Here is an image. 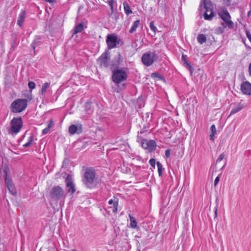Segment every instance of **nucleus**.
Listing matches in <instances>:
<instances>
[{
  "label": "nucleus",
  "mask_w": 251,
  "mask_h": 251,
  "mask_svg": "<svg viewBox=\"0 0 251 251\" xmlns=\"http://www.w3.org/2000/svg\"><path fill=\"white\" fill-rule=\"evenodd\" d=\"M10 132L17 134L23 126V121L21 117H14L11 122Z\"/></svg>",
  "instance_id": "nucleus-7"
},
{
  "label": "nucleus",
  "mask_w": 251,
  "mask_h": 251,
  "mask_svg": "<svg viewBox=\"0 0 251 251\" xmlns=\"http://www.w3.org/2000/svg\"><path fill=\"white\" fill-rule=\"evenodd\" d=\"M52 125H53V121H52V120H50L48 125V126L46 128H44L42 130L43 134L45 135V134H46L47 133H48V132L49 131V130H50V129L51 128Z\"/></svg>",
  "instance_id": "nucleus-26"
},
{
  "label": "nucleus",
  "mask_w": 251,
  "mask_h": 251,
  "mask_svg": "<svg viewBox=\"0 0 251 251\" xmlns=\"http://www.w3.org/2000/svg\"><path fill=\"white\" fill-rule=\"evenodd\" d=\"M1 173V175H3V176L4 177L5 180H6V178H8V176L9 174L8 168L6 166L3 167Z\"/></svg>",
  "instance_id": "nucleus-25"
},
{
  "label": "nucleus",
  "mask_w": 251,
  "mask_h": 251,
  "mask_svg": "<svg viewBox=\"0 0 251 251\" xmlns=\"http://www.w3.org/2000/svg\"><path fill=\"white\" fill-rule=\"evenodd\" d=\"M69 132L71 134H80L82 132V126L78 124L76 125H72L69 128Z\"/></svg>",
  "instance_id": "nucleus-13"
},
{
  "label": "nucleus",
  "mask_w": 251,
  "mask_h": 251,
  "mask_svg": "<svg viewBox=\"0 0 251 251\" xmlns=\"http://www.w3.org/2000/svg\"><path fill=\"white\" fill-rule=\"evenodd\" d=\"M128 217L130 222V227L133 229H139V227L137 226V222L136 219L133 216H132L130 214L128 215Z\"/></svg>",
  "instance_id": "nucleus-15"
},
{
  "label": "nucleus",
  "mask_w": 251,
  "mask_h": 251,
  "mask_svg": "<svg viewBox=\"0 0 251 251\" xmlns=\"http://www.w3.org/2000/svg\"><path fill=\"white\" fill-rule=\"evenodd\" d=\"M50 85V82H46L42 85L41 90V94L43 97L45 96L46 93L47 92V90L49 88Z\"/></svg>",
  "instance_id": "nucleus-21"
},
{
  "label": "nucleus",
  "mask_w": 251,
  "mask_h": 251,
  "mask_svg": "<svg viewBox=\"0 0 251 251\" xmlns=\"http://www.w3.org/2000/svg\"><path fill=\"white\" fill-rule=\"evenodd\" d=\"M150 29L153 31V36H154L157 31V27L155 26L154 24V22L153 21H151L150 23Z\"/></svg>",
  "instance_id": "nucleus-28"
},
{
  "label": "nucleus",
  "mask_w": 251,
  "mask_h": 251,
  "mask_svg": "<svg viewBox=\"0 0 251 251\" xmlns=\"http://www.w3.org/2000/svg\"><path fill=\"white\" fill-rule=\"evenodd\" d=\"M5 183L7 186V188L10 192L12 194L14 195L16 194V190L13 183L8 178H6Z\"/></svg>",
  "instance_id": "nucleus-17"
},
{
  "label": "nucleus",
  "mask_w": 251,
  "mask_h": 251,
  "mask_svg": "<svg viewBox=\"0 0 251 251\" xmlns=\"http://www.w3.org/2000/svg\"><path fill=\"white\" fill-rule=\"evenodd\" d=\"M117 37L115 36L108 35L107 37L106 43L109 49H113L116 46Z\"/></svg>",
  "instance_id": "nucleus-14"
},
{
  "label": "nucleus",
  "mask_w": 251,
  "mask_h": 251,
  "mask_svg": "<svg viewBox=\"0 0 251 251\" xmlns=\"http://www.w3.org/2000/svg\"><path fill=\"white\" fill-rule=\"evenodd\" d=\"M200 8L204 11V18L206 20H211L214 17L213 5L210 0H202L200 4Z\"/></svg>",
  "instance_id": "nucleus-2"
},
{
  "label": "nucleus",
  "mask_w": 251,
  "mask_h": 251,
  "mask_svg": "<svg viewBox=\"0 0 251 251\" xmlns=\"http://www.w3.org/2000/svg\"><path fill=\"white\" fill-rule=\"evenodd\" d=\"M140 25V20H136L134 21L133 23L132 26L129 30V32L130 33H134L137 29V28L139 27Z\"/></svg>",
  "instance_id": "nucleus-22"
},
{
  "label": "nucleus",
  "mask_w": 251,
  "mask_h": 251,
  "mask_svg": "<svg viewBox=\"0 0 251 251\" xmlns=\"http://www.w3.org/2000/svg\"><path fill=\"white\" fill-rule=\"evenodd\" d=\"M218 14L223 20L221 25L227 26L228 28L232 29L234 27V23L231 20V16L227 10L225 8H220L218 9Z\"/></svg>",
  "instance_id": "nucleus-1"
},
{
  "label": "nucleus",
  "mask_w": 251,
  "mask_h": 251,
  "mask_svg": "<svg viewBox=\"0 0 251 251\" xmlns=\"http://www.w3.org/2000/svg\"><path fill=\"white\" fill-rule=\"evenodd\" d=\"M84 29V24L81 23L76 25L74 29L73 34H76L81 32Z\"/></svg>",
  "instance_id": "nucleus-20"
},
{
  "label": "nucleus",
  "mask_w": 251,
  "mask_h": 251,
  "mask_svg": "<svg viewBox=\"0 0 251 251\" xmlns=\"http://www.w3.org/2000/svg\"><path fill=\"white\" fill-rule=\"evenodd\" d=\"M157 57V55L154 52L149 51L143 55L142 61L144 65L149 66L153 63L154 59Z\"/></svg>",
  "instance_id": "nucleus-8"
},
{
  "label": "nucleus",
  "mask_w": 251,
  "mask_h": 251,
  "mask_svg": "<svg viewBox=\"0 0 251 251\" xmlns=\"http://www.w3.org/2000/svg\"><path fill=\"white\" fill-rule=\"evenodd\" d=\"M159 75L156 73H154L151 74V76H152V77H158Z\"/></svg>",
  "instance_id": "nucleus-41"
},
{
  "label": "nucleus",
  "mask_w": 251,
  "mask_h": 251,
  "mask_svg": "<svg viewBox=\"0 0 251 251\" xmlns=\"http://www.w3.org/2000/svg\"><path fill=\"white\" fill-rule=\"evenodd\" d=\"M45 1L49 3H54L56 0H44Z\"/></svg>",
  "instance_id": "nucleus-44"
},
{
  "label": "nucleus",
  "mask_w": 251,
  "mask_h": 251,
  "mask_svg": "<svg viewBox=\"0 0 251 251\" xmlns=\"http://www.w3.org/2000/svg\"><path fill=\"white\" fill-rule=\"evenodd\" d=\"M225 157V154L224 153H221L218 159H217V162H219L221 161Z\"/></svg>",
  "instance_id": "nucleus-34"
},
{
  "label": "nucleus",
  "mask_w": 251,
  "mask_h": 251,
  "mask_svg": "<svg viewBox=\"0 0 251 251\" xmlns=\"http://www.w3.org/2000/svg\"><path fill=\"white\" fill-rule=\"evenodd\" d=\"M156 165H157V170H158V173L159 176H161L162 175V169H163L162 165L161 163H160L159 162H157Z\"/></svg>",
  "instance_id": "nucleus-29"
},
{
  "label": "nucleus",
  "mask_w": 251,
  "mask_h": 251,
  "mask_svg": "<svg viewBox=\"0 0 251 251\" xmlns=\"http://www.w3.org/2000/svg\"><path fill=\"white\" fill-rule=\"evenodd\" d=\"M156 146V142L154 140H143L142 141V147L144 149L148 150L150 151H154Z\"/></svg>",
  "instance_id": "nucleus-10"
},
{
  "label": "nucleus",
  "mask_w": 251,
  "mask_h": 251,
  "mask_svg": "<svg viewBox=\"0 0 251 251\" xmlns=\"http://www.w3.org/2000/svg\"><path fill=\"white\" fill-rule=\"evenodd\" d=\"M33 141V137L32 136H30L28 138V142L27 143H26L24 145V146L25 148L29 147L32 144Z\"/></svg>",
  "instance_id": "nucleus-31"
},
{
  "label": "nucleus",
  "mask_w": 251,
  "mask_h": 251,
  "mask_svg": "<svg viewBox=\"0 0 251 251\" xmlns=\"http://www.w3.org/2000/svg\"><path fill=\"white\" fill-rule=\"evenodd\" d=\"M37 43L36 42V41H34L32 44V47L33 48V49H34V50H35V48H36V45Z\"/></svg>",
  "instance_id": "nucleus-42"
},
{
  "label": "nucleus",
  "mask_w": 251,
  "mask_h": 251,
  "mask_svg": "<svg viewBox=\"0 0 251 251\" xmlns=\"http://www.w3.org/2000/svg\"><path fill=\"white\" fill-rule=\"evenodd\" d=\"M149 163L151 166L153 168L155 169V164H156V161L155 159L151 158L149 160Z\"/></svg>",
  "instance_id": "nucleus-33"
},
{
  "label": "nucleus",
  "mask_w": 251,
  "mask_h": 251,
  "mask_svg": "<svg viewBox=\"0 0 251 251\" xmlns=\"http://www.w3.org/2000/svg\"><path fill=\"white\" fill-rule=\"evenodd\" d=\"M28 86L30 90V92L32 91L36 87V84L33 81H29L28 83Z\"/></svg>",
  "instance_id": "nucleus-30"
},
{
  "label": "nucleus",
  "mask_w": 251,
  "mask_h": 251,
  "mask_svg": "<svg viewBox=\"0 0 251 251\" xmlns=\"http://www.w3.org/2000/svg\"><path fill=\"white\" fill-rule=\"evenodd\" d=\"M197 41L200 44H202L206 41V37L203 34H200L197 37Z\"/></svg>",
  "instance_id": "nucleus-24"
},
{
  "label": "nucleus",
  "mask_w": 251,
  "mask_h": 251,
  "mask_svg": "<svg viewBox=\"0 0 251 251\" xmlns=\"http://www.w3.org/2000/svg\"><path fill=\"white\" fill-rule=\"evenodd\" d=\"M243 108V105L241 103H238L231 110L229 116L233 115L241 111Z\"/></svg>",
  "instance_id": "nucleus-19"
},
{
  "label": "nucleus",
  "mask_w": 251,
  "mask_h": 251,
  "mask_svg": "<svg viewBox=\"0 0 251 251\" xmlns=\"http://www.w3.org/2000/svg\"><path fill=\"white\" fill-rule=\"evenodd\" d=\"M241 91L243 94L251 96V83L248 81H245L241 85Z\"/></svg>",
  "instance_id": "nucleus-12"
},
{
  "label": "nucleus",
  "mask_w": 251,
  "mask_h": 251,
  "mask_svg": "<svg viewBox=\"0 0 251 251\" xmlns=\"http://www.w3.org/2000/svg\"><path fill=\"white\" fill-rule=\"evenodd\" d=\"M250 12H251V11H250V12L248 13V15L251 14V13H250Z\"/></svg>",
  "instance_id": "nucleus-46"
},
{
  "label": "nucleus",
  "mask_w": 251,
  "mask_h": 251,
  "mask_svg": "<svg viewBox=\"0 0 251 251\" xmlns=\"http://www.w3.org/2000/svg\"><path fill=\"white\" fill-rule=\"evenodd\" d=\"M25 15L26 13L25 11L22 10L19 14L18 21H17V24L20 26H22L23 25V23L25 21Z\"/></svg>",
  "instance_id": "nucleus-18"
},
{
  "label": "nucleus",
  "mask_w": 251,
  "mask_h": 251,
  "mask_svg": "<svg viewBox=\"0 0 251 251\" xmlns=\"http://www.w3.org/2000/svg\"><path fill=\"white\" fill-rule=\"evenodd\" d=\"M108 204L110 205H113L112 212L114 213L117 212L118 206V199L116 198H114V199H110L108 201Z\"/></svg>",
  "instance_id": "nucleus-16"
},
{
  "label": "nucleus",
  "mask_w": 251,
  "mask_h": 251,
  "mask_svg": "<svg viewBox=\"0 0 251 251\" xmlns=\"http://www.w3.org/2000/svg\"><path fill=\"white\" fill-rule=\"evenodd\" d=\"M215 134H214V133H211L210 134V136H209V137H210V139L212 141H214V136H215Z\"/></svg>",
  "instance_id": "nucleus-40"
},
{
  "label": "nucleus",
  "mask_w": 251,
  "mask_h": 251,
  "mask_svg": "<svg viewBox=\"0 0 251 251\" xmlns=\"http://www.w3.org/2000/svg\"><path fill=\"white\" fill-rule=\"evenodd\" d=\"M96 180V172L92 168H87L84 175L83 182L88 188L93 187Z\"/></svg>",
  "instance_id": "nucleus-3"
},
{
  "label": "nucleus",
  "mask_w": 251,
  "mask_h": 251,
  "mask_svg": "<svg viewBox=\"0 0 251 251\" xmlns=\"http://www.w3.org/2000/svg\"><path fill=\"white\" fill-rule=\"evenodd\" d=\"M227 26H223L217 27L215 30V33L217 34H220L223 33L225 31V28Z\"/></svg>",
  "instance_id": "nucleus-27"
},
{
  "label": "nucleus",
  "mask_w": 251,
  "mask_h": 251,
  "mask_svg": "<svg viewBox=\"0 0 251 251\" xmlns=\"http://www.w3.org/2000/svg\"><path fill=\"white\" fill-rule=\"evenodd\" d=\"M127 78L126 72L122 69H117L113 72L112 80L116 84H119Z\"/></svg>",
  "instance_id": "nucleus-6"
},
{
  "label": "nucleus",
  "mask_w": 251,
  "mask_h": 251,
  "mask_svg": "<svg viewBox=\"0 0 251 251\" xmlns=\"http://www.w3.org/2000/svg\"><path fill=\"white\" fill-rule=\"evenodd\" d=\"M65 181L68 193H71L72 194L75 193V185L70 175L67 176Z\"/></svg>",
  "instance_id": "nucleus-11"
},
{
  "label": "nucleus",
  "mask_w": 251,
  "mask_h": 251,
  "mask_svg": "<svg viewBox=\"0 0 251 251\" xmlns=\"http://www.w3.org/2000/svg\"><path fill=\"white\" fill-rule=\"evenodd\" d=\"M108 4L111 7V9L113 10V4L114 2V0H108L107 1Z\"/></svg>",
  "instance_id": "nucleus-36"
},
{
  "label": "nucleus",
  "mask_w": 251,
  "mask_h": 251,
  "mask_svg": "<svg viewBox=\"0 0 251 251\" xmlns=\"http://www.w3.org/2000/svg\"><path fill=\"white\" fill-rule=\"evenodd\" d=\"M50 197L51 201H62L65 197V191L59 186H54L51 190Z\"/></svg>",
  "instance_id": "nucleus-5"
},
{
  "label": "nucleus",
  "mask_w": 251,
  "mask_h": 251,
  "mask_svg": "<svg viewBox=\"0 0 251 251\" xmlns=\"http://www.w3.org/2000/svg\"><path fill=\"white\" fill-rule=\"evenodd\" d=\"M246 35H247L248 39H249L250 42L251 43V34L250 33V32L246 31Z\"/></svg>",
  "instance_id": "nucleus-37"
},
{
  "label": "nucleus",
  "mask_w": 251,
  "mask_h": 251,
  "mask_svg": "<svg viewBox=\"0 0 251 251\" xmlns=\"http://www.w3.org/2000/svg\"><path fill=\"white\" fill-rule=\"evenodd\" d=\"M249 73L250 76H251V63L250 64L249 66Z\"/></svg>",
  "instance_id": "nucleus-43"
},
{
  "label": "nucleus",
  "mask_w": 251,
  "mask_h": 251,
  "mask_svg": "<svg viewBox=\"0 0 251 251\" xmlns=\"http://www.w3.org/2000/svg\"><path fill=\"white\" fill-rule=\"evenodd\" d=\"M217 209L216 208L215 211L216 216H217Z\"/></svg>",
  "instance_id": "nucleus-45"
},
{
  "label": "nucleus",
  "mask_w": 251,
  "mask_h": 251,
  "mask_svg": "<svg viewBox=\"0 0 251 251\" xmlns=\"http://www.w3.org/2000/svg\"><path fill=\"white\" fill-rule=\"evenodd\" d=\"M123 6L125 12L127 15H129V14L132 13V11H131L129 5L126 2H124Z\"/></svg>",
  "instance_id": "nucleus-23"
},
{
  "label": "nucleus",
  "mask_w": 251,
  "mask_h": 251,
  "mask_svg": "<svg viewBox=\"0 0 251 251\" xmlns=\"http://www.w3.org/2000/svg\"><path fill=\"white\" fill-rule=\"evenodd\" d=\"M181 60L187 67H191L190 64L187 61L185 55L183 54L182 55Z\"/></svg>",
  "instance_id": "nucleus-32"
},
{
  "label": "nucleus",
  "mask_w": 251,
  "mask_h": 251,
  "mask_svg": "<svg viewBox=\"0 0 251 251\" xmlns=\"http://www.w3.org/2000/svg\"><path fill=\"white\" fill-rule=\"evenodd\" d=\"M98 63L101 67H108L111 65V62L107 52L102 54L97 60Z\"/></svg>",
  "instance_id": "nucleus-9"
},
{
  "label": "nucleus",
  "mask_w": 251,
  "mask_h": 251,
  "mask_svg": "<svg viewBox=\"0 0 251 251\" xmlns=\"http://www.w3.org/2000/svg\"><path fill=\"white\" fill-rule=\"evenodd\" d=\"M165 155L167 157H169L170 155V151L169 150H167L165 151Z\"/></svg>",
  "instance_id": "nucleus-39"
},
{
  "label": "nucleus",
  "mask_w": 251,
  "mask_h": 251,
  "mask_svg": "<svg viewBox=\"0 0 251 251\" xmlns=\"http://www.w3.org/2000/svg\"><path fill=\"white\" fill-rule=\"evenodd\" d=\"M210 129L211 131V133L216 134V128L214 125H213L211 126Z\"/></svg>",
  "instance_id": "nucleus-35"
},
{
  "label": "nucleus",
  "mask_w": 251,
  "mask_h": 251,
  "mask_svg": "<svg viewBox=\"0 0 251 251\" xmlns=\"http://www.w3.org/2000/svg\"><path fill=\"white\" fill-rule=\"evenodd\" d=\"M27 106V101L25 99H18L11 104V111L13 113H20L24 111Z\"/></svg>",
  "instance_id": "nucleus-4"
},
{
  "label": "nucleus",
  "mask_w": 251,
  "mask_h": 251,
  "mask_svg": "<svg viewBox=\"0 0 251 251\" xmlns=\"http://www.w3.org/2000/svg\"><path fill=\"white\" fill-rule=\"evenodd\" d=\"M220 180V177L219 176H218L216 177L215 181H214V185L216 186Z\"/></svg>",
  "instance_id": "nucleus-38"
}]
</instances>
